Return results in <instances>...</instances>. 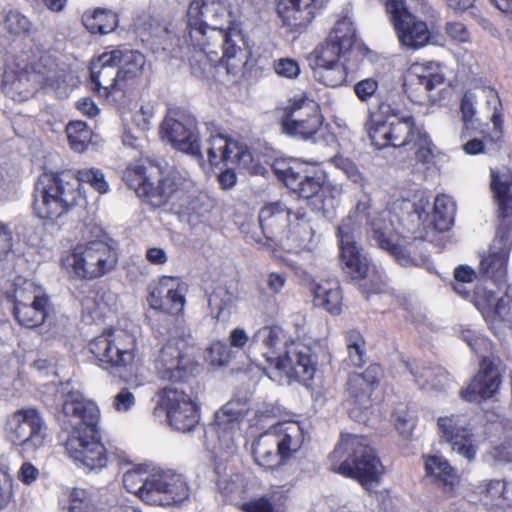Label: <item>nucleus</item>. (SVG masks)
I'll list each match as a JSON object with an SVG mask.
<instances>
[{"label": "nucleus", "mask_w": 512, "mask_h": 512, "mask_svg": "<svg viewBox=\"0 0 512 512\" xmlns=\"http://www.w3.org/2000/svg\"><path fill=\"white\" fill-rule=\"evenodd\" d=\"M226 17L227 8L223 1L193 0L187 11L186 29L177 41L180 48L185 45L193 49L196 62L204 66L221 63L227 74L236 77L246 64V56L238 45L242 41L241 34L222 29Z\"/></svg>", "instance_id": "1"}, {"label": "nucleus", "mask_w": 512, "mask_h": 512, "mask_svg": "<svg viewBox=\"0 0 512 512\" xmlns=\"http://www.w3.org/2000/svg\"><path fill=\"white\" fill-rule=\"evenodd\" d=\"M363 221H366L370 238L376 245L392 254L401 265L406 266L411 262L410 251L399 244L394 234L391 212L371 211L369 200L359 201L338 226L340 260L348 275L359 278L369 271V260L355 241L361 232Z\"/></svg>", "instance_id": "2"}, {"label": "nucleus", "mask_w": 512, "mask_h": 512, "mask_svg": "<svg viewBox=\"0 0 512 512\" xmlns=\"http://www.w3.org/2000/svg\"><path fill=\"white\" fill-rule=\"evenodd\" d=\"M331 461L334 472L356 479L366 490L379 483L384 471L381 461L363 436L342 435L331 454Z\"/></svg>", "instance_id": "3"}, {"label": "nucleus", "mask_w": 512, "mask_h": 512, "mask_svg": "<svg viewBox=\"0 0 512 512\" xmlns=\"http://www.w3.org/2000/svg\"><path fill=\"white\" fill-rule=\"evenodd\" d=\"M78 198V182L73 172L43 173L35 184L33 209L37 217L56 221L76 205Z\"/></svg>", "instance_id": "4"}, {"label": "nucleus", "mask_w": 512, "mask_h": 512, "mask_svg": "<svg viewBox=\"0 0 512 512\" xmlns=\"http://www.w3.org/2000/svg\"><path fill=\"white\" fill-rule=\"evenodd\" d=\"M365 128L378 149L410 145L422 130L409 110L390 104H381L379 113L370 112Z\"/></svg>", "instance_id": "5"}, {"label": "nucleus", "mask_w": 512, "mask_h": 512, "mask_svg": "<svg viewBox=\"0 0 512 512\" xmlns=\"http://www.w3.org/2000/svg\"><path fill=\"white\" fill-rule=\"evenodd\" d=\"M117 260V253L111 246L95 240L77 245L61 259V264L71 278L93 280L111 272Z\"/></svg>", "instance_id": "6"}, {"label": "nucleus", "mask_w": 512, "mask_h": 512, "mask_svg": "<svg viewBox=\"0 0 512 512\" xmlns=\"http://www.w3.org/2000/svg\"><path fill=\"white\" fill-rule=\"evenodd\" d=\"M89 351L103 369L126 368L133 364L138 346L136 337L123 329L106 330L88 344Z\"/></svg>", "instance_id": "7"}, {"label": "nucleus", "mask_w": 512, "mask_h": 512, "mask_svg": "<svg viewBox=\"0 0 512 512\" xmlns=\"http://www.w3.org/2000/svg\"><path fill=\"white\" fill-rule=\"evenodd\" d=\"M153 366L157 377L172 383L183 382L198 371L191 347L183 338H172L153 355Z\"/></svg>", "instance_id": "8"}, {"label": "nucleus", "mask_w": 512, "mask_h": 512, "mask_svg": "<svg viewBox=\"0 0 512 512\" xmlns=\"http://www.w3.org/2000/svg\"><path fill=\"white\" fill-rule=\"evenodd\" d=\"M46 423L35 408H22L7 417L5 431L8 440L18 445L22 453H32L43 446Z\"/></svg>", "instance_id": "9"}, {"label": "nucleus", "mask_w": 512, "mask_h": 512, "mask_svg": "<svg viewBox=\"0 0 512 512\" xmlns=\"http://www.w3.org/2000/svg\"><path fill=\"white\" fill-rule=\"evenodd\" d=\"M65 448L79 467L98 471L107 465V451L100 440L98 425L73 429L66 440Z\"/></svg>", "instance_id": "10"}, {"label": "nucleus", "mask_w": 512, "mask_h": 512, "mask_svg": "<svg viewBox=\"0 0 512 512\" xmlns=\"http://www.w3.org/2000/svg\"><path fill=\"white\" fill-rule=\"evenodd\" d=\"M270 378L279 382L308 381L313 378L315 363L311 358V349L299 342L285 343L284 351L270 365Z\"/></svg>", "instance_id": "11"}, {"label": "nucleus", "mask_w": 512, "mask_h": 512, "mask_svg": "<svg viewBox=\"0 0 512 512\" xmlns=\"http://www.w3.org/2000/svg\"><path fill=\"white\" fill-rule=\"evenodd\" d=\"M386 10L402 47L418 50L430 44L432 35L426 22L412 15L403 0H388Z\"/></svg>", "instance_id": "12"}, {"label": "nucleus", "mask_w": 512, "mask_h": 512, "mask_svg": "<svg viewBox=\"0 0 512 512\" xmlns=\"http://www.w3.org/2000/svg\"><path fill=\"white\" fill-rule=\"evenodd\" d=\"M161 132L177 150L202 159L197 123L193 116L173 111L163 120Z\"/></svg>", "instance_id": "13"}, {"label": "nucleus", "mask_w": 512, "mask_h": 512, "mask_svg": "<svg viewBox=\"0 0 512 512\" xmlns=\"http://www.w3.org/2000/svg\"><path fill=\"white\" fill-rule=\"evenodd\" d=\"M239 401H229L215 414L214 430L218 437L215 457L228 461L237 452L236 439L244 409Z\"/></svg>", "instance_id": "14"}, {"label": "nucleus", "mask_w": 512, "mask_h": 512, "mask_svg": "<svg viewBox=\"0 0 512 512\" xmlns=\"http://www.w3.org/2000/svg\"><path fill=\"white\" fill-rule=\"evenodd\" d=\"M158 396V406L166 411L171 427L188 432L196 426L199 421L197 407L185 392L177 388H164Z\"/></svg>", "instance_id": "15"}, {"label": "nucleus", "mask_w": 512, "mask_h": 512, "mask_svg": "<svg viewBox=\"0 0 512 512\" xmlns=\"http://www.w3.org/2000/svg\"><path fill=\"white\" fill-rule=\"evenodd\" d=\"M382 376V369L372 364L362 373H353L349 376L346 388V402L350 406L349 414L358 422H366L364 410L370 404V395L374 386Z\"/></svg>", "instance_id": "16"}, {"label": "nucleus", "mask_w": 512, "mask_h": 512, "mask_svg": "<svg viewBox=\"0 0 512 512\" xmlns=\"http://www.w3.org/2000/svg\"><path fill=\"white\" fill-rule=\"evenodd\" d=\"M60 394L62 412L59 419L71 422L77 427H94L98 425L99 410L95 404L87 402L79 391H72L69 383L61 384L57 389Z\"/></svg>", "instance_id": "17"}, {"label": "nucleus", "mask_w": 512, "mask_h": 512, "mask_svg": "<svg viewBox=\"0 0 512 512\" xmlns=\"http://www.w3.org/2000/svg\"><path fill=\"white\" fill-rule=\"evenodd\" d=\"M152 492L146 493L149 504L173 505L188 499L190 489L185 477L172 470L156 469Z\"/></svg>", "instance_id": "18"}, {"label": "nucleus", "mask_w": 512, "mask_h": 512, "mask_svg": "<svg viewBox=\"0 0 512 512\" xmlns=\"http://www.w3.org/2000/svg\"><path fill=\"white\" fill-rule=\"evenodd\" d=\"M511 247L512 236L502 223L489 247L488 254L480 261L479 270L482 276L493 280L496 284L504 283Z\"/></svg>", "instance_id": "19"}, {"label": "nucleus", "mask_w": 512, "mask_h": 512, "mask_svg": "<svg viewBox=\"0 0 512 512\" xmlns=\"http://www.w3.org/2000/svg\"><path fill=\"white\" fill-rule=\"evenodd\" d=\"M438 428L442 437L451 444L454 452L468 461L474 460L477 445L464 415L440 417Z\"/></svg>", "instance_id": "20"}, {"label": "nucleus", "mask_w": 512, "mask_h": 512, "mask_svg": "<svg viewBox=\"0 0 512 512\" xmlns=\"http://www.w3.org/2000/svg\"><path fill=\"white\" fill-rule=\"evenodd\" d=\"M501 107L498 92L491 87H477L467 90L460 100V114L463 122L462 136L469 129L478 126V113L486 109Z\"/></svg>", "instance_id": "21"}, {"label": "nucleus", "mask_w": 512, "mask_h": 512, "mask_svg": "<svg viewBox=\"0 0 512 512\" xmlns=\"http://www.w3.org/2000/svg\"><path fill=\"white\" fill-rule=\"evenodd\" d=\"M120 57L118 49L104 52L91 63L90 76L93 89L103 96L115 91H123L124 84L120 77L117 59Z\"/></svg>", "instance_id": "22"}, {"label": "nucleus", "mask_w": 512, "mask_h": 512, "mask_svg": "<svg viewBox=\"0 0 512 512\" xmlns=\"http://www.w3.org/2000/svg\"><path fill=\"white\" fill-rule=\"evenodd\" d=\"M188 286L177 277L163 276L150 292V304L168 314H179L185 305Z\"/></svg>", "instance_id": "23"}, {"label": "nucleus", "mask_w": 512, "mask_h": 512, "mask_svg": "<svg viewBox=\"0 0 512 512\" xmlns=\"http://www.w3.org/2000/svg\"><path fill=\"white\" fill-rule=\"evenodd\" d=\"M294 192L299 197L307 200L312 209L325 211L332 207L334 199L342 194V188L324 181L322 177H310L307 175L297 182V188Z\"/></svg>", "instance_id": "24"}, {"label": "nucleus", "mask_w": 512, "mask_h": 512, "mask_svg": "<svg viewBox=\"0 0 512 512\" xmlns=\"http://www.w3.org/2000/svg\"><path fill=\"white\" fill-rule=\"evenodd\" d=\"M41 63L22 69L15 73L12 80H6L5 87L9 91H15L21 98H28L40 86H53L57 82V73L52 68L41 69Z\"/></svg>", "instance_id": "25"}, {"label": "nucleus", "mask_w": 512, "mask_h": 512, "mask_svg": "<svg viewBox=\"0 0 512 512\" xmlns=\"http://www.w3.org/2000/svg\"><path fill=\"white\" fill-rule=\"evenodd\" d=\"M285 343H289L285 340L284 332L277 326H265L260 328L251 338L248 345V356L251 361L258 362L259 357L265 358V360L272 364L275 358L282 352L278 349L280 346L285 347Z\"/></svg>", "instance_id": "26"}, {"label": "nucleus", "mask_w": 512, "mask_h": 512, "mask_svg": "<svg viewBox=\"0 0 512 512\" xmlns=\"http://www.w3.org/2000/svg\"><path fill=\"white\" fill-rule=\"evenodd\" d=\"M501 384L500 372L486 359L480 364V370L471 383L460 391L462 399L468 402H479L491 398Z\"/></svg>", "instance_id": "27"}, {"label": "nucleus", "mask_w": 512, "mask_h": 512, "mask_svg": "<svg viewBox=\"0 0 512 512\" xmlns=\"http://www.w3.org/2000/svg\"><path fill=\"white\" fill-rule=\"evenodd\" d=\"M267 431L273 433L282 459L292 457L303 445L304 432L299 422H278L271 425Z\"/></svg>", "instance_id": "28"}, {"label": "nucleus", "mask_w": 512, "mask_h": 512, "mask_svg": "<svg viewBox=\"0 0 512 512\" xmlns=\"http://www.w3.org/2000/svg\"><path fill=\"white\" fill-rule=\"evenodd\" d=\"M323 117L320 113L301 114L286 113L282 116V131L291 137L315 141V135L320 131Z\"/></svg>", "instance_id": "29"}, {"label": "nucleus", "mask_w": 512, "mask_h": 512, "mask_svg": "<svg viewBox=\"0 0 512 512\" xmlns=\"http://www.w3.org/2000/svg\"><path fill=\"white\" fill-rule=\"evenodd\" d=\"M290 209L281 202L269 203L259 212V223L267 239L280 241L288 226Z\"/></svg>", "instance_id": "30"}, {"label": "nucleus", "mask_w": 512, "mask_h": 512, "mask_svg": "<svg viewBox=\"0 0 512 512\" xmlns=\"http://www.w3.org/2000/svg\"><path fill=\"white\" fill-rule=\"evenodd\" d=\"M491 189L499 206V217L505 220L512 216V171L491 170Z\"/></svg>", "instance_id": "31"}, {"label": "nucleus", "mask_w": 512, "mask_h": 512, "mask_svg": "<svg viewBox=\"0 0 512 512\" xmlns=\"http://www.w3.org/2000/svg\"><path fill=\"white\" fill-rule=\"evenodd\" d=\"M315 0H280L277 12L283 23L290 27L306 26L313 18Z\"/></svg>", "instance_id": "32"}, {"label": "nucleus", "mask_w": 512, "mask_h": 512, "mask_svg": "<svg viewBox=\"0 0 512 512\" xmlns=\"http://www.w3.org/2000/svg\"><path fill=\"white\" fill-rule=\"evenodd\" d=\"M409 370L421 389L441 391L447 385L448 375L439 366H430L425 362L417 361L409 365Z\"/></svg>", "instance_id": "33"}, {"label": "nucleus", "mask_w": 512, "mask_h": 512, "mask_svg": "<svg viewBox=\"0 0 512 512\" xmlns=\"http://www.w3.org/2000/svg\"><path fill=\"white\" fill-rule=\"evenodd\" d=\"M310 291L316 307L323 308L331 314L340 313L342 294L336 282H312L310 284Z\"/></svg>", "instance_id": "34"}, {"label": "nucleus", "mask_w": 512, "mask_h": 512, "mask_svg": "<svg viewBox=\"0 0 512 512\" xmlns=\"http://www.w3.org/2000/svg\"><path fill=\"white\" fill-rule=\"evenodd\" d=\"M252 452L255 462L265 469H272L283 460L276 446L273 433L268 431L262 433L253 443Z\"/></svg>", "instance_id": "35"}, {"label": "nucleus", "mask_w": 512, "mask_h": 512, "mask_svg": "<svg viewBox=\"0 0 512 512\" xmlns=\"http://www.w3.org/2000/svg\"><path fill=\"white\" fill-rule=\"evenodd\" d=\"M156 468L150 469L148 466H137L127 471L123 475V484L130 493L138 495L146 502V493L152 492L154 485Z\"/></svg>", "instance_id": "36"}, {"label": "nucleus", "mask_w": 512, "mask_h": 512, "mask_svg": "<svg viewBox=\"0 0 512 512\" xmlns=\"http://www.w3.org/2000/svg\"><path fill=\"white\" fill-rule=\"evenodd\" d=\"M118 53L120 57L117 59V65L125 90L129 82H133L143 74L146 59L145 56L138 51L118 49Z\"/></svg>", "instance_id": "37"}, {"label": "nucleus", "mask_w": 512, "mask_h": 512, "mask_svg": "<svg viewBox=\"0 0 512 512\" xmlns=\"http://www.w3.org/2000/svg\"><path fill=\"white\" fill-rule=\"evenodd\" d=\"M181 185L182 177L176 172H170L160 179L157 185L152 182V189L146 202L153 208L161 207L180 190Z\"/></svg>", "instance_id": "38"}, {"label": "nucleus", "mask_w": 512, "mask_h": 512, "mask_svg": "<svg viewBox=\"0 0 512 512\" xmlns=\"http://www.w3.org/2000/svg\"><path fill=\"white\" fill-rule=\"evenodd\" d=\"M84 26L93 34H108L114 31L118 24L117 15L108 9L96 8L82 15Z\"/></svg>", "instance_id": "39"}, {"label": "nucleus", "mask_w": 512, "mask_h": 512, "mask_svg": "<svg viewBox=\"0 0 512 512\" xmlns=\"http://www.w3.org/2000/svg\"><path fill=\"white\" fill-rule=\"evenodd\" d=\"M48 302V299H40L35 303L14 305V316L24 327H37L44 322L47 316Z\"/></svg>", "instance_id": "40"}, {"label": "nucleus", "mask_w": 512, "mask_h": 512, "mask_svg": "<svg viewBox=\"0 0 512 512\" xmlns=\"http://www.w3.org/2000/svg\"><path fill=\"white\" fill-rule=\"evenodd\" d=\"M456 213V205L453 199L448 195H438L434 201L433 220L431 229L438 232L449 230L453 224Z\"/></svg>", "instance_id": "41"}, {"label": "nucleus", "mask_w": 512, "mask_h": 512, "mask_svg": "<svg viewBox=\"0 0 512 512\" xmlns=\"http://www.w3.org/2000/svg\"><path fill=\"white\" fill-rule=\"evenodd\" d=\"M123 180L127 186L134 190L139 198L145 202L149 191L152 189L151 174L147 173V168L141 164H134L127 167L124 172Z\"/></svg>", "instance_id": "42"}, {"label": "nucleus", "mask_w": 512, "mask_h": 512, "mask_svg": "<svg viewBox=\"0 0 512 512\" xmlns=\"http://www.w3.org/2000/svg\"><path fill=\"white\" fill-rule=\"evenodd\" d=\"M425 470L443 486L452 488L458 482L454 468L442 456H428L425 460Z\"/></svg>", "instance_id": "43"}, {"label": "nucleus", "mask_w": 512, "mask_h": 512, "mask_svg": "<svg viewBox=\"0 0 512 512\" xmlns=\"http://www.w3.org/2000/svg\"><path fill=\"white\" fill-rule=\"evenodd\" d=\"M490 322L494 329L512 330V286H509L505 294L497 300Z\"/></svg>", "instance_id": "44"}, {"label": "nucleus", "mask_w": 512, "mask_h": 512, "mask_svg": "<svg viewBox=\"0 0 512 512\" xmlns=\"http://www.w3.org/2000/svg\"><path fill=\"white\" fill-rule=\"evenodd\" d=\"M410 85L417 90L430 92L444 82V76L438 72H431L429 69L419 67L409 75Z\"/></svg>", "instance_id": "45"}, {"label": "nucleus", "mask_w": 512, "mask_h": 512, "mask_svg": "<svg viewBox=\"0 0 512 512\" xmlns=\"http://www.w3.org/2000/svg\"><path fill=\"white\" fill-rule=\"evenodd\" d=\"M221 494L229 501L242 499L247 491V481L241 474H233L227 478H222L218 482Z\"/></svg>", "instance_id": "46"}, {"label": "nucleus", "mask_w": 512, "mask_h": 512, "mask_svg": "<svg viewBox=\"0 0 512 512\" xmlns=\"http://www.w3.org/2000/svg\"><path fill=\"white\" fill-rule=\"evenodd\" d=\"M75 179L78 182L79 197L81 196V184L87 183L94 190L100 194L107 193L109 191V184L105 179L104 173L97 168H86L78 170L74 174Z\"/></svg>", "instance_id": "47"}, {"label": "nucleus", "mask_w": 512, "mask_h": 512, "mask_svg": "<svg viewBox=\"0 0 512 512\" xmlns=\"http://www.w3.org/2000/svg\"><path fill=\"white\" fill-rule=\"evenodd\" d=\"M67 137L71 148L83 152L91 139V130L82 121L70 122L66 127Z\"/></svg>", "instance_id": "48"}, {"label": "nucleus", "mask_w": 512, "mask_h": 512, "mask_svg": "<svg viewBox=\"0 0 512 512\" xmlns=\"http://www.w3.org/2000/svg\"><path fill=\"white\" fill-rule=\"evenodd\" d=\"M221 157L222 162L226 164H237L243 168H246L252 161V155L247 146L230 139Z\"/></svg>", "instance_id": "49"}, {"label": "nucleus", "mask_w": 512, "mask_h": 512, "mask_svg": "<svg viewBox=\"0 0 512 512\" xmlns=\"http://www.w3.org/2000/svg\"><path fill=\"white\" fill-rule=\"evenodd\" d=\"M332 41L339 42L344 49H351L356 41V32L350 18L343 17L338 20L329 34Z\"/></svg>", "instance_id": "50"}, {"label": "nucleus", "mask_w": 512, "mask_h": 512, "mask_svg": "<svg viewBox=\"0 0 512 512\" xmlns=\"http://www.w3.org/2000/svg\"><path fill=\"white\" fill-rule=\"evenodd\" d=\"M352 279L363 280L361 284L362 292L368 299L370 295L383 293L386 290L385 276L382 272L378 271L374 265L369 263V271L364 277H354L350 275Z\"/></svg>", "instance_id": "51"}, {"label": "nucleus", "mask_w": 512, "mask_h": 512, "mask_svg": "<svg viewBox=\"0 0 512 512\" xmlns=\"http://www.w3.org/2000/svg\"><path fill=\"white\" fill-rule=\"evenodd\" d=\"M314 73L320 82L331 87L340 86L346 80V72L340 63L317 66Z\"/></svg>", "instance_id": "52"}, {"label": "nucleus", "mask_w": 512, "mask_h": 512, "mask_svg": "<svg viewBox=\"0 0 512 512\" xmlns=\"http://www.w3.org/2000/svg\"><path fill=\"white\" fill-rule=\"evenodd\" d=\"M40 299H48L41 289L34 282L25 280L14 290V305L35 303Z\"/></svg>", "instance_id": "53"}, {"label": "nucleus", "mask_w": 512, "mask_h": 512, "mask_svg": "<svg viewBox=\"0 0 512 512\" xmlns=\"http://www.w3.org/2000/svg\"><path fill=\"white\" fill-rule=\"evenodd\" d=\"M290 104L285 108L284 114L286 113H300L307 115V114H314V113H320L319 112V106L317 102L310 97V94L308 92L302 91L299 93H296L291 99Z\"/></svg>", "instance_id": "54"}, {"label": "nucleus", "mask_w": 512, "mask_h": 512, "mask_svg": "<svg viewBox=\"0 0 512 512\" xmlns=\"http://www.w3.org/2000/svg\"><path fill=\"white\" fill-rule=\"evenodd\" d=\"M349 49L342 48V45L337 41H332L331 37H328L325 44L321 46L317 58V66H327L331 64L339 63L338 59L347 53Z\"/></svg>", "instance_id": "55"}, {"label": "nucleus", "mask_w": 512, "mask_h": 512, "mask_svg": "<svg viewBox=\"0 0 512 512\" xmlns=\"http://www.w3.org/2000/svg\"><path fill=\"white\" fill-rule=\"evenodd\" d=\"M296 218L298 222L290 230L288 239L295 242L296 247L306 248L313 240L314 230L306 220L299 217V214Z\"/></svg>", "instance_id": "56"}, {"label": "nucleus", "mask_w": 512, "mask_h": 512, "mask_svg": "<svg viewBox=\"0 0 512 512\" xmlns=\"http://www.w3.org/2000/svg\"><path fill=\"white\" fill-rule=\"evenodd\" d=\"M507 484L502 480L484 481L478 486L479 493L486 498V503L500 508Z\"/></svg>", "instance_id": "57"}, {"label": "nucleus", "mask_w": 512, "mask_h": 512, "mask_svg": "<svg viewBox=\"0 0 512 512\" xmlns=\"http://www.w3.org/2000/svg\"><path fill=\"white\" fill-rule=\"evenodd\" d=\"M229 139L218 131L211 132L206 141V151L211 165H218L222 162L221 154L225 151Z\"/></svg>", "instance_id": "58"}, {"label": "nucleus", "mask_w": 512, "mask_h": 512, "mask_svg": "<svg viewBox=\"0 0 512 512\" xmlns=\"http://www.w3.org/2000/svg\"><path fill=\"white\" fill-rule=\"evenodd\" d=\"M277 172L286 186L293 191L297 188V182L307 176L305 167L297 161L289 163L285 168L278 169Z\"/></svg>", "instance_id": "59"}, {"label": "nucleus", "mask_w": 512, "mask_h": 512, "mask_svg": "<svg viewBox=\"0 0 512 512\" xmlns=\"http://www.w3.org/2000/svg\"><path fill=\"white\" fill-rule=\"evenodd\" d=\"M415 157L421 163H429L433 157V144L429 135L422 129L412 142Z\"/></svg>", "instance_id": "60"}, {"label": "nucleus", "mask_w": 512, "mask_h": 512, "mask_svg": "<svg viewBox=\"0 0 512 512\" xmlns=\"http://www.w3.org/2000/svg\"><path fill=\"white\" fill-rule=\"evenodd\" d=\"M205 359L213 366H224L231 359V352L226 343L214 342L207 349Z\"/></svg>", "instance_id": "61"}, {"label": "nucleus", "mask_w": 512, "mask_h": 512, "mask_svg": "<svg viewBox=\"0 0 512 512\" xmlns=\"http://www.w3.org/2000/svg\"><path fill=\"white\" fill-rule=\"evenodd\" d=\"M5 29L11 34L20 35L28 33L31 29L30 20L18 11H10L4 21Z\"/></svg>", "instance_id": "62"}, {"label": "nucleus", "mask_w": 512, "mask_h": 512, "mask_svg": "<svg viewBox=\"0 0 512 512\" xmlns=\"http://www.w3.org/2000/svg\"><path fill=\"white\" fill-rule=\"evenodd\" d=\"M69 512H93V507L85 490L73 489L71 491Z\"/></svg>", "instance_id": "63"}, {"label": "nucleus", "mask_w": 512, "mask_h": 512, "mask_svg": "<svg viewBox=\"0 0 512 512\" xmlns=\"http://www.w3.org/2000/svg\"><path fill=\"white\" fill-rule=\"evenodd\" d=\"M136 398L128 388H122L113 398L112 407L119 413L130 411L135 405Z\"/></svg>", "instance_id": "64"}]
</instances>
